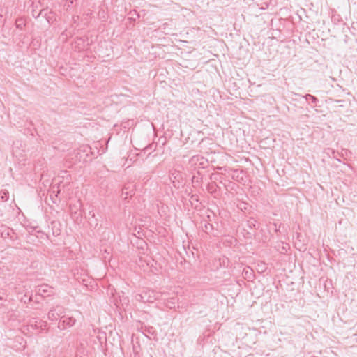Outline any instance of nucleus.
<instances>
[{
  "mask_svg": "<svg viewBox=\"0 0 357 357\" xmlns=\"http://www.w3.org/2000/svg\"><path fill=\"white\" fill-rule=\"evenodd\" d=\"M34 292L36 298L40 296L44 298L54 295V288L47 284H43L36 287Z\"/></svg>",
  "mask_w": 357,
  "mask_h": 357,
  "instance_id": "obj_1",
  "label": "nucleus"
},
{
  "mask_svg": "<svg viewBox=\"0 0 357 357\" xmlns=\"http://www.w3.org/2000/svg\"><path fill=\"white\" fill-rule=\"evenodd\" d=\"M137 301L143 303H153L156 300V294L153 290H144L141 294H137L135 296Z\"/></svg>",
  "mask_w": 357,
  "mask_h": 357,
  "instance_id": "obj_2",
  "label": "nucleus"
},
{
  "mask_svg": "<svg viewBox=\"0 0 357 357\" xmlns=\"http://www.w3.org/2000/svg\"><path fill=\"white\" fill-rule=\"evenodd\" d=\"M76 323V319L73 315L63 314L61 317L58 324V328L60 330H65L68 327H72Z\"/></svg>",
  "mask_w": 357,
  "mask_h": 357,
  "instance_id": "obj_3",
  "label": "nucleus"
},
{
  "mask_svg": "<svg viewBox=\"0 0 357 357\" xmlns=\"http://www.w3.org/2000/svg\"><path fill=\"white\" fill-rule=\"evenodd\" d=\"M47 322L39 319L38 318H32L29 320L28 325L23 329V332H25V329L29 330L31 328L32 330H45L47 327Z\"/></svg>",
  "mask_w": 357,
  "mask_h": 357,
  "instance_id": "obj_4",
  "label": "nucleus"
},
{
  "mask_svg": "<svg viewBox=\"0 0 357 357\" xmlns=\"http://www.w3.org/2000/svg\"><path fill=\"white\" fill-rule=\"evenodd\" d=\"M64 314V308L62 306L57 305L50 310L47 314L48 319L51 321H56L61 319Z\"/></svg>",
  "mask_w": 357,
  "mask_h": 357,
  "instance_id": "obj_5",
  "label": "nucleus"
},
{
  "mask_svg": "<svg viewBox=\"0 0 357 357\" xmlns=\"http://www.w3.org/2000/svg\"><path fill=\"white\" fill-rule=\"evenodd\" d=\"M134 188L135 185L132 183H128L124 185L121 190V198L126 200L129 197H132L135 195Z\"/></svg>",
  "mask_w": 357,
  "mask_h": 357,
  "instance_id": "obj_6",
  "label": "nucleus"
},
{
  "mask_svg": "<svg viewBox=\"0 0 357 357\" xmlns=\"http://www.w3.org/2000/svg\"><path fill=\"white\" fill-rule=\"evenodd\" d=\"M60 226H61V225L59 221L53 220L50 222V227H51V229L52 230V234L54 236H57L60 234V233H61Z\"/></svg>",
  "mask_w": 357,
  "mask_h": 357,
  "instance_id": "obj_7",
  "label": "nucleus"
},
{
  "mask_svg": "<svg viewBox=\"0 0 357 357\" xmlns=\"http://www.w3.org/2000/svg\"><path fill=\"white\" fill-rule=\"evenodd\" d=\"M201 228L202 231L205 232L207 234H211L213 230V226L212 224L207 222L206 221H202L201 222Z\"/></svg>",
  "mask_w": 357,
  "mask_h": 357,
  "instance_id": "obj_8",
  "label": "nucleus"
},
{
  "mask_svg": "<svg viewBox=\"0 0 357 357\" xmlns=\"http://www.w3.org/2000/svg\"><path fill=\"white\" fill-rule=\"evenodd\" d=\"M247 225L252 229H258L259 227L257 220L254 218H250L247 220Z\"/></svg>",
  "mask_w": 357,
  "mask_h": 357,
  "instance_id": "obj_9",
  "label": "nucleus"
},
{
  "mask_svg": "<svg viewBox=\"0 0 357 357\" xmlns=\"http://www.w3.org/2000/svg\"><path fill=\"white\" fill-rule=\"evenodd\" d=\"M218 186L215 181H212L209 183L207 185V190L211 194H215L217 192V190Z\"/></svg>",
  "mask_w": 357,
  "mask_h": 357,
  "instance_id": "obj_10",
  "label": "nucleus"
},
{
  "mask_svg": "<svg viewBox=\"0 0 357 357\" xmlns=\"http://www.w3.org/2000/svg\"><path fill=\"white\" fill-rule=\"evenodd\" d=\"M26 26V22H25V20L24 18L22 17H18L15 20V26L20 29V30H22L23 28Z\"/></svg>",
  "mask_w": 357,
  "mask_h": 357,
  "instance_id": "obj_11",
  "label": "nucleus"
},
{
  "mask_svg": "<svg viewBox=\"0 0 357 357\" xmlns=\"http://www.w3.org/2000/svg\"><path fill=\"white\" fill-rule=\"evenodd\" d=\"M303 97L305 98V100L307 102L314 104L315 105H317V103L319 102V100L317 99V98H316L315 96H314L311 94H306Z\"/></svg>",
  "mask_w": 357,
  "mask_h": 357,
  "instance_id": "obj_12",
  "label": "nucleus"
},
{
  "mask_svg": "<svg viewBox=\"0 0 357 357\" xmlns=\"http://www.w3.org/2000/svg\"><path fill=\"white\" fill-rule=\"evenodd\" d=\"M9 199V192L7 190H1L0 191V200L6 202Z\"/></svg>",
  "mask_w": 357,
  "mask_h": 357,
  "instance_id": "obj_13",
  "label": "nucleus"
},
{
  "mask_svg": "<svg viewBox=\"0 0 357 357\" xmlns=\"http://www.w3.org/2000/svg\"><path fill=\"white\" fill-rule=\"evenodd\" d=\"M20 301L25 304L30 303L32 300H33V295L27 296L26 294L23 296L19 298Z\"/></svg>",
  "mask_w": 357,
  "mask_h": 357,
  "instance_id": "obj_14",
  "label": "nucleus"
},
{
  "mask_svg": "<svg viewBox=\"0 0 357 357\" xmlns=\"http://www.w3.org/2000/svg\"><path fill=\"white\" fill-rule=\"evenodd\" d=\"M131 16L128 18L131 21H135L137 18L139 17V14L136 12V10L130 11L129 13Z\"/></svg>",
  "mask_w": 357,
  "mask_h": 357,
  "instance_id": "obj_15",
  "label": "nucleus"
},
{
  "mask_svg": "<svg viewBox=\"0 0 357 357\" xmlns=\"http://www.w3.org/2000/svg\"><path fill=\"white\" fill-rule=\"evenodd\" d=\"M157 145L154 144H150L144 149V151L146 152L149 150H155Z\"/></svg>",
  "mask_w": 357,
  "mask_h": 357,
  "instance_id": "obj_16",
  "label": "nucleus"
},
{
  "mask_svg": "<svg viewBox=\"0 0 357 357\" xmlns=\"http://www.w3.org/2000/svg\"><path fill=\"white\" fill-rule=\"evenodd\" d=\"M337 155H339V153L335 151L334 150H331V157L336 158L337 160H338V161H340V159H338L337 158Z\"/></svg>",
  "mask_w": 357,
  "mask_h": 357,
  "instance_id": "obj_17",
  "label": "nucleus"
},
{
  "mask_svg": "<svg viewBox=\"0 0 357 357\" xmlns=\"http://www.w3.org/2000/svg\"><path fill=\"white\" fill-rule=\"evenodd\" d=\"M47 10H41L40 11L39 14L36 17H38L40 15H43V16L45 17L47 15Z\"/></svg>",
  "mask_w": 357,
  "mask_h": 357,
  "instance_id": "obj_18",
  "label": "nucleus"
},
{
  "mask_svg": "<svg viewBox=\"0 0 357 357\" xmlns=\"http://www.w3.org/2000/svg\"><path fill=\"white\" fill-rule=\"evenodd\" d=\"M73 3V0H66V5L68 8L70 7Z\"/></svg>",
  "mask_w": 357,
  "mask_h": 357,
  "instance_id": "obj_19",
  "label": "nucleus"
},
{
  "mask_svg": "<svg viewBox=\"0 0 357 357\" xmlns=\"http://www.w3.org/2000/svg\"><path fill=\"white\" fill-rule=\"evenodd\" d=\"M33 296V300H32L31 301H33L36 303H39L40 302V301L39 299L40 296H37L36 298L35 297V296Z\"/></svg>",
  "mask_w": 357,
  "mask_h": 357,
  "instance_id": "obj_20",
  "label": "nucleus"
},
{
  "mask_svg": "<svg viewBox=\"0 0 357 357\" xmlns=\"http://www.w3.org/2000/svg\"><path fill=\"white\" fill-rule=\"evenodd\" d=\"M89 215L92 218H95V213L93 211H90L89 213Z\"/></svg>",
  "mask_w": 357,
  "mask_h": 357,
  "instance_id": "obj_21",
  "label": "nucleus"
},
{
  "mask_svg": "<svg viewBox=\"0 0 357 357\" xmlns=\"http://www.w3.org/2000/svg\"><path fill=\"white\" fill-rule=\"evenodd\" d=\"M191 199H192V200L198 201V199H197V195H192V196L191 197Z\"/></svg>",
  "mask_w": 357,
  "mask_h": 357,
  "instance_id": "obj_22",
  "label": "nucleus"
},
{
  "mask_svg": "<svg viewBox=\"0 0 357 357\" xmlns=\"http://www.w3.org/2000/svg\"><path fill=\"white\" fill-rule=\"evenodd\" d=\"M333 101H334L335 102H337V103H340V102H344V100H334Z\"/></svg>",
  "mask_w": 357,
  "mask_h": 357,
  "instance_id": "obj_23",
  "label": "nucleus"
},
{
  "mask_svg": "<svg viewBox=\"0 0 357 357\" xmlns=\"http://www.w3.org/2000/svg\"><path fill=\"white\" fill-rule=\"evenodd\" d=\"M243 274H245V276H248V275L249 272H248V271H245V270H244V271H243Z\"/></svg>",
  "mask_w": 357,
  "mask_h": 357,
  "instance_id": "obj_24",
  "label": "nucleus"
},
{
  "mask_svg": "<svg viewBox=\"0 0 357 357\" xmlns=\"http://www.w3.org/2000/svg\"><path fill=\"white\" fill-rule=\"evenodd\" d=\"M195 178V176H193L192 177V182H194V179Z\"/></svg>",
  "mask_w": 357,
  "mask_h": 357,
  "instance_id": "obj_25",
  "label": "nucleus"
}]
</instances>
